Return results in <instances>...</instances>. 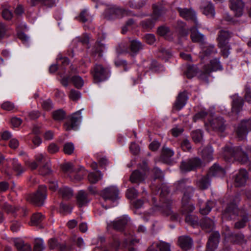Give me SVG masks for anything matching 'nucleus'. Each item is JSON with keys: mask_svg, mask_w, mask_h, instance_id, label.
I'll return each instance as SVG.
<instances>
[{"mask_svg": "<svg viewBox=\"0 0 251 251\" xmlns=\"http://www.w3.org/2000/svg\"><path fill=\"white\" fill-rule=\"evenodd\" d=\"M248 153L251 155V149L248 150ZM222 156L225 160L232 162L237 160L242 163H248L251 166V159H249L246 152L240 147H226L223 149Z\"/></svg>", "mask_w": 251, "mask_h": 251, "instance_id": "obj_1", "label": "nucleus"}, {"mask_svg": "<svg viewBox=\"0 0 251 251\" xmlns=\"http://www.w3.org/2000/svg\"><path fill=\"white\" fill-rule=\"evenodd\" d=\"M188 181H189L188 179H182L174 184L176 190H183V195L182 198V206L184 213L191 212L195 209V206L193 204L188 203L194 191L192 187L186 186V182Z\"/></svg>", "mask_w": 251, "mask_h": 251, "instance_id": "obj_2", "label": "nucleus"}, {"mask_svg": "<svg viewBox=\"0 0 251 251\" xmlns=\"http://www.w3.org/2000/svg\"><path fill=\"white\" fill-rule=\"evenodd\" d=\"M169 192L168 188L166 185L163 184L160 192L161 201H162V204L161 206L155 205L154 208L156 210L160 211L166 216H170L171 220H178V215L171 210V201L165 197Z\"/></svg>", "mask_w": 251, "mask_h": 251, "instance_id": "obj_3", "label": "nucleus"}, {"mask_svg": "<svg viewBox=\"0 0 251 251\" xmlns=\"http://www.w3.org/2000/svg\"><path fill=\"white\" fill-rule=\"evenodd\" d=\"M47 189L46 186L41 185L37 192L28 197L27 200L33 204L41 206L43 204L44 201L47 198Z\"/></svg>", "mask_w": 251, "mask_h": 251, "instance_id": "obj_4", "label": "nucleus"}, {"mask_svg": "<svg viewBox=\"0 0 251 251\" xmlns=\"http://www.w3.org/2000/svg\"><path fill=\"white\" fill-rule=\"evenodd\" d=\"M240 201L239 198L236 196L233 199V202L229 203L223 212L222 219L227 220L235 219L238 214L239 210L236 203Z\"/></svg>", "mask_w": 251, "mask_h": 251, "instance_id": "obj_5", "label": "nucleus"}, {"mask_svg": "<svg viewBox=\"0 0 251 251\" xmlns=\"http://www.w3.org/2000/svg\"><path fill=\"white\" fill-rule=\"evenodd\" d=\"M207 130L211 128L212 130L223 132L226 129L225 121L221 116H216L211 118L205 124Z\"/></svg>", "mask_w": 251, "mask_h": 251, "instance_id": "obj_6", "label": "nucleus"}, {"mask_svg": "<svg viewBox=\"0 0 251 251\" xmlns=\"http://www.w3.org/2000/svg\"><path fill=\"white\" fill-rule=\"evenodd\" d=\"M94 80L96 83L104 81L109 76V70L101 65L96 64L91 71Z\"/></svg>", "mask_w": 251, "mask_h": 251, "instance_id": "obj_7", "label": "nucleus"}, {"mask_svg": "<svg viewBox=\"0 0 251 251\" xmlns=\"http://www.w3.org/2000/svg\"><path fill=\"white\" fill-rule=\"evenodd\" d=\"M230 37V33L227 30H221L218 35L219 47L221 48L222 53L225 57H227L229 54L230 48L228 45V40Z\"/></svg>", "mask_w": 251, "mask_h": 251, "instance_id": "obj_8", "label": "nucleus"}, {"mask_svg": "<svg viewBox=\"0 0 251 251\" xmlns=\"http://www.w3.org/2000/svg\"><path fill=\"white\" fill-rule=\"evenodd\" d=\"M153 20L149 19L143 21L141 23L142 27L146 29H151L154 26V22L159 20L164 13V10L156 4L153 5Z\"/></svg>", "mask_w": 251, "mask_h": 251, "instance_id": "obj_9", "label": "nucleus"}, {"mask_svg": "<svg viewBox=\"0 0 251 251\" xmlns=\"http://www.w3.org/2000/svg\"><path fill=\"white\" fill-rule=\"evenodd\" d=\"M106 17L110 19L114 18H121L126 16H131L133 13L114 5L111 6L105 11Z\"/></svg>", "mask_w": 251, "mask_h": 251, "instance_id": "obj_10", "label": "nucleus"}, {"mask_svg": "<svg viewBox=\"0 0 251 251\" xmlns=\"http://www.w3.org/2000/svg\"><path fill=\"white\" fill-rule=\"evenodd\" d=\"M120 191L115 186H110L104 189L100 193L101 197L105 200L115 201L120 199Z\"/></svg>", "mask_w": 251, "mask_h": 251, "instance_id": "obj_11", "label": "nucleus"}, {"mask_svg": "<svg viewBox=\"0 0 251 251\" xmlns=\"http://www.w3.org/2000/svg\"><path fill=\"white\" fill-rule=\"evenodd\" d=\"M201 161L200 158L195 157L182 161L180 169L182 172H188L194 171L200 167Z\"/></svg>", "mask_w": 251, "mask_h": 251, "instance_id": "obj_12", "label": "nucleus"}, {"mask_svg": "<svg viewBox=\"0 0 251 251\" xmlns=\"http://www.w3.org/2000/svg\"><path fill=\"white\" fill-rule=\"evenodd\" d=\"M251 129V120L249 119L241 122L236 128V133L239 140L246 138L247 134Z\"/></svg>", "mask_w": 251, "mask_h": 251, "instance_id": "obj_13", "label": "nucleus"}, {"mask_svg": "<svg viewBox=\"0 0 251 251\" xmlns=\"http://www.w3.org/2000/svg\"><path fill=\"white\" fill-rule=\"evenodd\" d=\"M82 109L79 110L71 115L70 121L65 123L64 125V128L66 130L68 131L72 129H77L78 124L82 119Z\"/></svg>", "mask_w": 251, "mask_h": 251, "instance_id": "obj_14", "label": "nucleus"}, {"mask_svg": "<svg viewBox=\"0 0 251 251\" xmlns=\"http://www.w3.org/2000/svg\"><path fill=\"white\" fill-rule=\"evenodd\" d=\"M129 220V218L127 216H123L117 218L110 224H108V226H112L114 229L121 231L128 224Z\"/></svg>", "mask_w": 251, "mask_h": 251, "instance_id": "obj_15", "label": "nucleus"}, {"mask_svg": "<svg viewBox=\"0 0 251 251\" xmlns=\"http://www.w3.org/2000/svg\"><path fill=\"white\" fill-rule=\"evenodd\" d=\"M248 178V173L245 170H240L234 176V184L236 187H241L245 185Z\"/></svg>", "mask_w": 251, "mask_h": 251, "instance_id": "obj_16", "label": "nucleus"}, {"mask_svg": "<svg viewBox=\"0 0 251 251\" xmlns=\"http://www.w3.org/2000/svg\"><path fill=\"white\" fill-rule=\"evenodd\" d=\"M145 168L142 172L139 170L134 171L131 175L130 180L132 183H140L143 181L145 178V171L147 169L146 164L145 163Z\"/></svg>", "mask_w": 251, "mask_h": 251, "instance_id": "obj_17", "label": "nucleus"}, {"mask_svg": "<svg viewBox=\"0 0 251 251\" xmlns=\"http://www.w3.org/2000/svg\"><path fill=\"white\" fill-rule=\"evenodd\" d=\"M244 6V4L242 0H230V8L236 17L242 15Z\"/></svg>", "mask_w": 251, "mask_h": 251, "instance_id": "obj_18", "label": "nucleus"}, {"mask_svg": "<svg viewBox=\"0 0 251 251\" xmlns=\"http://www.w3.org/2000/svg\"><path fill=\"white\" fill-rule=\"evenodd\" d=\"M177 11L179 13L180 16L186 19V20H193L197 25V21L196 19V13L192 9H188L186 8H177Z\"/></svg>", "mask_w": 251, "mask_h": 251, "instance_id": "obj_19", "label": "nucleus"}, {"mask_svg": "<svg viewBox=\"0 0 251 251\" xmlns=\"http://www.w3.org/2000/svg\"><path fill=\"white\" fill-rule=\"evenodd\" d=\"M222 66L220 62L219 58H214L211 60L210 64L205 65L204 67V71L206 74H209L211 72L222 70Z\"/></svg>", "mask_w": 251, "mask_h": 251, "instance_id": "obj_20", "label": "nucleus"}, {"mask_svg": "<svg viewBox=\"0 0 251 251\" xmlns=\"http://www.w3.org/2000/svg\"><path fill=\"white\" fill-rule=\"evenodd\" d=\"M220 234L219 232H214L210 236L207 243L206 251H214L217 247L219 243Z\"/></svg>", "mask_w": 251, "mask_h": 251, "instance_id": "obj_21", "label": "nucleus"}, {"mask_svg": "<svg viewBox=\"0 0 251 251\" xmlns=\"http://www.w3.org/2000/svg\"><path fill=\"white\" fill-rule=\"evenodd\" d=\"M243 105V99L237 95L232 97V112L238 114L242 109Z\"/></svg>", "mask_w": 251, "mask_h": 251, "instance_id": "obj_22", "label": "nucleus"}, {"mask_svg": "<svg viewBox=\"0 0 251 251\" xmlns=\"http://www.w3.org/2000/svg\"><path fill=\"white\" fill-rule=\"evenodd\" d=\"M77 204L79 207H82L87 204L90 201L88 194L83 190L79 191L76 196Z\"/></svg>", "mask_w": 251, "mask_h": 251, "instance_id": "obj_23", "label": "nucleus"}, {"mask_svg": "<svg viewBox=\"0 0 251 251\" xmlns=\"http://www.w3.org/2000/svg\"><path fill=\"white\" fill-rule=\"evenodd\" d=\"M48 244L50 249L56 250L58 251H70L65 244L59 243L55 239H50Z\"/></svg>", "mask_w": 251, "mask_h": 251, "instance_id": "obj_24", "label": "nucleus"}, {"mask_svg": "<svg viewBox=\"0 0 251 251\" xmlns=\"http://www.w3.org/2000/svg\"><path fill=\"white\" fill-rule=\"evenodd\" d=\"M187 99L188 97L186 92L179 93L175 104V108L178 110H180L186 104Z\"/></svg>", "mask_w": 251, "mask_h": 251, "instance_id": "obj_25", "label": "nucleus"}, {"mask_svg": "<svg viewBox=\"0 0 251 251\" xmlns=\"http://www.w3.org/2000/svg\"><path fill=\"white\" fill-rule=\"evenodd\" d=\"M14 246L18 251H31V246L30 244L25 243L21 239L14 240Z\"/></svg>", "mask_w": 251, "mask_h": 251, "instance_id": "obj_26", "label": "nucleus"}, {"mask_svg": "<svg viewBox=\"0 0 251 251\" xmlns=\"http://www.w3.org/2000/svg\"><path fill=\"white\" fill-rule=\"evenodd\" d=\"M178 244L184 250L190 249L192 246V240L189 236H182L178 239Z\"/></svg>", "mask_w": 251, "mask_h": 251, "instance_id": "obj_27", "label": "nucleus"}, {"mask_svg": "<svg viewBox=\"0 0 251 251\" xmlns=\"http://www.w3.org/2000/svg\"><path fill=\"white\" fill-rule=\"evenodd\" d=\"M225 174V170L216 163L209 169V175L212 176H223Z\"/></svg>", "mask_w": 251, "mask_h": 251, "instance_id": "obj_28", "label": "nucleus"}, {"mask_svg": "<svg viewBox=\"0 0 251 251\" xmlns=\"http://www.w3.org/2000/svg\"><path fill=\"white\" fill-rule=\"evenodd\" d=\"M217 52V50L213 45H207L202 48L201 51L200 52V56L201 59H203L205 57L215 54Z\"/></svg>", "mask_w": 251, "mask_h": 251, "instance_id": "obj_29", "label": "nucleus"}, {"mask_svg": "<svg viewBox=\"0 0 251 251\" xmlns=\"http://www.w3.org/2000/svg\"><path fill=\"white\" fill-rule=\"evenodd\" d=\"M200 151H201V155L203 159L207 161H210L212 160L213 150L211 146H208L201 150L199 149V152Z\"/></svg>", "mask_w": 251, "mask_h": 251, "instance_id": "obj_30", "label": "nucleus"}, {"mask_svg": "<svg viewBox=\"0 0 251 251\" xmlns=\"http://www.w3.org/2000/svg\"><path fill=\"white\" fill-rule=\"evenodd\" d=\"M58 193L64 200H69L71 198L73 195V191L69 187L63 186L58 190Z\"/></svg>", "mask_w": 251, "mask_h": 251, "instance_id": "obj_31", "label": "nucleus"}, {"mask_svg": "<svg viewBox=\"0 0 251 251\" xmlns=\"http://www.w3.org/2000/svg\"><path fill=\"white\" fill-rule=\"evenodd\" d=\"M191 38L194 42H202L204 40V36L200 33L195 27L191 28Z\"/></svg>", "mask_w": 251, "mask_h": 251, "instance_id": "obj_32", "label": "nucleus"}, {"mask_svg": "<svg viewBox=\"0 0 251 251\" xmlns=\"http://www.w3.org/2000/svg\"><path fill=\"white\" fill-rule=\"evenodd\" d=\"M196 183L200 189H206L210 185V180L208 176H203L201 177Z\"/></svg>", "mask_w": 251, "mask_h": 251, "instance_id": "obj_33", "label": "nucleus"}, {"mask_svg": "<svg viewBox=\"0 0 251 251\" xmlns=\"http://www.w3.org/2000/svg\"><path fill=\"white\" fill-rule=\"evenodd\" d=\"M199 203L200 213L202 215L208 214L210 212L213 205V202L212 201H208L203 206L201 205L200 200L199 201Z\"/></svg>", "mask_w": 251, "mask_h": 251, "instance_id": "obj_34", "label": "nucleus"}, {"mask_svg": "<svg viewBox=\"0 0 251 251\" xmlns=\"http://www.w3.org/2000/svg\"><path fill=\"white\" fill-rule=\"evenodd\" d=\"M102 177L101 173L97 171L95 172L90 173L88 176V179L91 183H96Z\"/></svg>", "mask_w": 251, "mask_h": 251, "instance_id": "obj_35", "label": "nucleus"}, {"mask_svg": "<svg viewBox=\"0 0 251 251\" xmlns=\"http://www.w3.org/2000/svg\"><path fill=\"white\" fill-rule=\"evenodd\" d=\"M142 49V45L140 42L137 40L131 41L130 49L132 53L136 54Z\"/></svg>", "mask_w": 251, "mask_h": 251, "instance_id": "obj_36", "label": "nucleus"}, {"mask_svg": "<svg viewBox=\"0 0 251 251\" xmlns=\"http://www.w3.org/2000/svg\"><path fill=\"white\" fill-rule=\"evenodd\" d=\"M44 219V216L40 213L33 214L31 219V225L37 226L42 222Z\"/></svg>", "mask_w": 251, "mask_h": 251, "instance_id": "obj_37", "label": "nucleus"}, {"mask_svg": "<svg viewBox=\"0 0 251 251\" xmlns=\"http://www.w3.org/2000/svg\"><path fill=\"white\" fill-rule=\"evenodd\" d=\"M45 249L44 241L41 238H36L34 243L33 251H43Z\"/></svg>", "mask_w": 251, "mask_h": 251, "instance_id": "obj_38", "label": "nucleus"}, {"mask_svg": "<svg viewBox=\"0 0 251 251\" xmlns=\"http://www.w3.org/2000/svg\"><path fill=\"white\" fill-rule=\"evenodd\" d=\"M201 224L203 228L210 230L213 229L214 225V222L208 217L204 218L201 221Z\"/></svg>", "mask_w": 251, "mask_h": 251, "instance_id": "obj_39", "label": "nucleus"}, {"mask_svg": "<svg viewBox=\"0 0 251 251\" xmlns=\"http://www.w3.org/2000/svg\"><path fill=\"white\" fill-rule=\"evenodd\" d=\"M203 12L208 16L213 17L214 16L215 10L211 2H207V5L204 7Z\"/></svg>", "mask_w": 251, "mask_h": 251, "instance_id": "obj_40", "label": "nucleus"}, {"mask_svg": "<svg viewBox=\"0 0 251 251\" xmlns=\"http://www.w3.org/2000/svg\"><path fill=\"white\" fill-rule=\"evenodd\" d=\"M51 172L50 161L46 162L40 168L39 173L43 176L49 175Z\"/></svg>", "mask_w": 251, "mask_h": 251, "instance_id": "obj_41", "label": "nucleus"}, {"mask_svg": "<svg viewBox=\"0 0 251 251\" xmlns=\"http://www.w3.org/2000/svg\"><path fill=\"white\" fill-rule=\"evenodd\" d=\"M13 168L14 171L17 173V175H20L25 171V169L22 167L20 163L16 159H13L12 160Z\"/></svg>", "mask_w": 251, "mask_h": 251, "instance_id": "obj_42", "label": "nucleus"}, {"mask_svg": "<svg viewBox=\"0 0 251 251\" xmlns=\"http://www.w3.org/2000/svg\"><path fill=\"white\" fill-rule=\"evenodd\" d=\"M145 3V1L141 0L136 2L134 0H129L126 5L133 9H139L142 7Z\"/></svg>", "mask_w": 251, "mask_h": 251, "instance_id": "obj_43", "label": "nucleus"}, {"mask_svg": "<svg viewBox=\"0 0 251 251\" xmlns=\"http://www.w3.org/2000/svg\"><path fill=\"white\" fill-rule=\"evenodd\" d=\"M2 207L3 209L7 214H12L14 216H16V212L18 210L15 207L12 206V205L7 203H4Z\"/></svg>", "mask_w": 251, "mask_h": 251, "instance_id": "obj_44", "label": "nucleus"}, {"mask_svg": "<svg viewBox=\"0 0 251 251\" xmlns=\"http://www.w3.org/2000/svg\"><path fill=\"white\" fill-rule=\"evenodd\" d=\"M196 73L197 71L195 67L190 65H189L187 67L186 70L184 73L186 76L189 78H192L196 75Z\"/></svg>", "mask_w": 251, "mask_h": 251, "instance_id": "obj_45", "label": "nucleus"}, {"mask_svg": "<svg viewBox=\"0 0 251 251\" xmlns=\"http://www.w3.org/2000/svg\"><path fill=\"white\" fill-rule=\"evenodd\" d=\"M78 20L83 23L91 22L92 19L91 17L88 15L86 10L82 11L79 17L77 18Z\"/></svg>", "mask_w": 251, "mask_h": 251, "instance_id": "obj_46", "label": "nucleus"}, {"mask_svg": "<svg viewBox=\"0 0 251 251\" xmlns=\"http://www.w3.org/2000/svg\"><path fill=\"white\" fill-rule=\"evenodd\" d=\"M72 81L75 86L77 88L82 87L84 84L82 78L78 75H75L72 78Z\"/></svg>", "mask_w": 251, "mask_h": 251, "instance_id": "obj_47", "label": "nucleus"}, {"mask_svg": "<svg viewBox=\"0 0 251 251\" xmlns=\"http://www.w3.org/2000/svg\"><path fill=\"white\" fill-rule=\"evenodd\" d=\"M154 246L159 249L160 251H171L170 245L164 242L154 244Z\"/></svg>", "mask_w": 251, "mask_h": 251, "instance_id": "obj_48", "label": "nucleus"}, {"mask_svg": "<svg viewBox=\"0 0 251 251\" xmlns=\"http://www.w3.org/2000/svg\"><path fill=\"white\" fill-rule=\"evenodd\" d=\"M192 136L195 142H200L202 138V132L200 130L194 131L192 132Z\"/></svg>", "mask_w": 251, "mask_h": 251, "instance_id": "obj_49", "label": "nucleus"}, {"mask_svg": "<svg viewBox=\"0 0 251 251\" xmlns=\"http://www.w3.org/2000/svg\"><path fill=\"white\" fill-rule=\"evenodd\" d=\"M106 49L105 45L101 43L100 41H97L96 47H95V51L98 53L99 56H101V53Z\"/></svg>", "mask_w": 251, "mask_h": 251, "instance_id": "obj_50", "label": "nucleus"}, {"mask_svg": "<svg viewBox=\"0 0 251 251\" xmlns=\"http://www.w3.org/2000/svg\"><path fill=\"white\" fill-rule=\"evenodd\" d=\"M174 154V151L172 150L167 147H163L162 151V156L164 159L169 158L173 156Z\"/></svg>", "mask_w": 251, "mask_h": 251, "instance_id": "obj_51", "label": "nucleus"}, {"mask_svg": "<svg viewBox=\"0 0 251 251\" xmlns=\"http://www.w3.org/2000/svg\"><path fill=\"white\" fill-rule=\"evenodd\" d=\"M2 16L6 20H10L13 17L12 10L9 8H4L2 11Z\"/></svg>", "mask_w": 251, "mask_h": 251, "instance_id": "obj_52", "label": "nucleus"}, {"mask_svg": "<svg viewBox=\"0 0 251 251\" xmlns=\"http://www.w3.org/2000/svg\"><path fill=\"white\" fill-rule=\"evenodd\" d=\"M75 147L74 144L71 142H68L64 145V151L67 154H71L74 151Z\"/></svg>", "mask_w": 251, "mask_h": 251, "instance_id": "obj_53", "label": "nucleus"}, {"mask_svg": "<svg viewBox=\"0 0 251 251\" xmlns=\"http://www.w3.org/2000/svg\"><path fill=\"white\" fill-rule=\"evenodd\" d=\"M138 240L134 239L132 234L129 233L128 236L126 235V238L124 243V246L126 247L128 245L133 244L135 242H138Z\"/></svg>", "mask_w": 251, "mask_h": 251, "instance_id": "obj_54", "label": "nucleus"}, {"mask_svg": "<svg viewBox=\"0 0 251 251\" xmlns=\"http://www.w3.org/2000/svg\"><path fill=\"white\" fill-rule=\"evenodd\" d=\"M65 113L61 109H59L54 111L53 113V117L55 120H62L65 117Z\"/></svg>", "mask_w": 251, "mask_h": 251, "instance_id": "obj_55", "label": "nucleus"}, {"mask_svg": "<svg viewBox=\"0 0 251 251\" xmlns=\"http://www.w3.org/2000/svg\"><path fill=\"white\" fill-rule=\"evenodd\" d=\"M138 192L133 188H130L127 190L126 193V197L128 199H133L137 197Z\"/></svg>", "mask_w": 251, "mask_h": 251, "instance_id": "obj_56", "label": "nucleus"}, {"mask_svg": "<svg viewBox=\"0 0 251 251\" xmlns=\"http://www.w3.org/2000/svg\"><path fill=\"white\" fill-rule=\"evenodd\" d=\"M36 161L39 164H45L47 161H50L46 154L39 153L35 155Z\"/></svg>", "mask_w": 251, "mask_h": 251, "instance_id": "obj_57", "label": "nucleus"}, {"mask_svg": "<svg viewBox=\"0 0 251 251\" xmlns=\"http://www.w3.org/2000/svg\"><path fill=\"white\" fill-rule=\"evenodd\" d=\"M69 98L74 101H76L81 98V93L74 89H72L70 91Z\"/></svg>", "mask_w": 251, "mask_h": 251, "instance_id": "obj_58", "label": "nucleus"}, {"mask_svg": "<svg viewBox=\"0 0 251 251\" xmlns=\"http://www.w3.org/2000/svg\"><path fill=\"white\" fill-rule=\"evenodd\" d=\"M248 221V218L246 216L244 215L242 218V220L237 222L235 224V227L237 229H240L241 228L244 227L245 225L247 222Z\"/></svg>", "mask_w": 251, "mask_h": 251, "instance_id": "obj_59", "label": "nucleus"}, {"mask_svg": "<svg viewBox=\"0 0 251 251\" xmlns=\"http://www.w3.org/2000/svg\"><path fill=\"white\" fill-rule=\"evenodd\" d=\"M232 238V241L237 244L242 243L244 241V236L241 233L233 235Z\"/></svg>", "mask_w": 251, "mask_h": 251, "instance_id": "obj_60", "label": "nucleus"}, {"mask_svg": "<svg viewBox=\"0 0 251 251\" xmlns=\"http://www.w3.org/2000/svg\"><path fill=\"white\" fill-rule=\"evenodd\" d=\"M22 226L21 224L17 221H13L11 222L10 229L13 232L18 231Z\"/></svg>", "mask_w": 251, "mask_h": 251, "instance_id": "obj_61", "label": "nucleus"}, {"mask_svg": "<svg viewBox=\"0 0 251 251\" xmlns=\"http://www.w3.org/2000/svg\"><path fill=\"white\" fill-rule=\"evenodd\" d=\"M1 107L5 110L11 111L14 108L15 106L13 103L7 101L2 103Z\"/></svg>", "mask_w": 251, "mask_h": 251, "instance_id": "obj_62", "label": "nucleus"}, {"mask_svg": "<svg viewBox=\"0 0 251 251\" xmlns=\"http://www.w3.org/2000/svg\"><path fill=\"white\" fill-rule=\"evenodd\" d=\"M152 173L154 179H161L164 176L163 173L158 168H153Z\"/></svg>", "mask_w": 251, "mask_h": 251, "instance_id": "obj_63", "label": "nucleus"}, {"mask_svg": "<svg viewBox=\"0 0 251 251\" xmlns=\"http://www.w3.org/2000/svg\"><path fill=\"white\" fill-rule=\"evenodd\" d=\"M177 28L181 32V33L184 35H187L188 33L185 30V24L182 21H178L177 23Z\"/></svg>", "mask_w": 251, "mask_h": 251, "instance_id": "obj_64", "label": "nucleus"}]
</instances>
